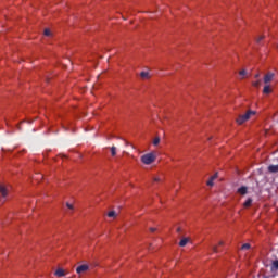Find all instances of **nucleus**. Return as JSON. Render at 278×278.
<instances>
[{
  "instance_id": "f257e3e1",
  "label": "nucleus",
  "mask_w": 278,
  "mask_h": 278,
  "mask_svg": "<svg viewBox=\"0 0 278 278\" xmlns=\"http://www.w3.org/2000/svg\"><path fill=\"white\" fill-rule=\"evenodd\" d=\"M155 160H157V155H155V152H150L141 156V162L142 164H146V166L153 164Z\"/></svg>"
},
{
  "instance_id": "f03ea898",
  "label": "nucleus",
  "mask_w": 278,
  "mask_h": 278,
  "mask_svg": "<svg viewBox=\"0 0 278 278\" xmlns=\"http://www.w3.org/2000/svg\"><path fill=\"white\" fill-rule=\"evenodd\" d=\"M251 116H255V111L249 110L245 114L239 115L237 118L238 125H243V123H247Z\"/></svg>"
},
{
  "instance_id": "7ed1b4c3",
  "label": "nucleus",
  "mask_w": 278,
  "mask_h": 278,
  "mask_svg": "<svg viewBox=\"0 0 278 278\" xmlns=\"http://www.w3.org/2000/svg\"><path fill=\"white\" fill-rule=\"evenodd\" d=\"M88 270H90V265L88 264H83L76 267V273L77 275H79V277H81V275H84L85 273H88Z\"/></svg>"
},
{
  "instance_id": "20e7f679",
  "label": "nucleus",
  "mask_w": 278,
  "mask_h": 278,
  "mask_svg": "<svg viewBox=\"0 0 278 278\" xmlns=\"http://www.w3.org/2000/svg\"><path fill=\"white\" fill-rule=\"evenodd\" d=\"M273 79H275V73L273 72H268L265 76H264V84L268 85L270 84V81H273Z\"/></svg>"
},
{
  "instance_id": "39448f33",
  "label": "nucleus",
  "mask_w": 278,
  "mask_h": 278,
  "mask_svg": "<svg viewBox=\"0 0 278 278\" xmlns=\"http://www.w3.org/2000/svg\"><path fill=\"white\" fill-rule=\"evenodd\" d=\"M54 275L55 277H65L66 273L64 271V269L59 268L55 270Z\"/></svg>"
},
{
  "instance_id": "423d86ee",
  "label": "nucleus",
  "mask_w": 278,
  "mask_h": 278,
  "mask_svg": "<svg viewBox=\"0 0 278 278\" xmlns=\"http://www.w3.org/2000/svg\"><path fill=\"white\" fill-rule=\"evenodd\" d=\"M0 194L4 198L8 197V189L3 185H0Z\"/></svg>"
},
{
  "instance_id": "0eeeda50",
  "label": "nucleus",
  "mask_w": 278,
  "mask_h": 278,
  "mask_svg": "<svg viewBox=\"0 0 278 278\" xmlns=\"http://www.w3.org/2000/svg\"><path fill=\"white\" fill-rule=\"evenodd\" d=\"M141 79H151V74L149 72H141L140 73Z\"/></svg>"
},
{
  "instance_id": "6e6552de",
  "label": "nucleus",
  "mask_w": 278,
  "mask_h": 278,
  "mask_svg": "<svg viewBox=\"0 0 278 278\" xmlns=\"http://www.w3.org/2000/svg\"><path fill=\"white\" fill-rule=\"evenodd\" d=\"M268 172L269 173H278V165H269Z\"/></svg>"
},
{
  "instance_id": "1a4fd4ad",
  "label": "nucleus",
  "mask_w": 278,
  "mask_h": 278,
  "mask_svg": "<svg viewBox=\"0 0 278 278\" xmlns=\"http://www.w3.org/2000/svg\"><path fill=\"white\" fill-rule=\"evenodd\" d=\"M270 92H273L270 85L265 86L263 89V94H270Z\"/></svg>"
},
{
  "instance_id": "9d476101",
  "label": "nucleus",
  "mask_w": 278,
  "mask_h": 278,
  "mask_svg": "<svg viewBox=\"0 0 278 278\" xmlns=\"http://www.w3.org/2000/svg\"><path fill=\"white\" fill-rule=\"evenodd\" d=\"M238 192H239V194H242L244 197V194H247V192H248V188L243 186L238 189Z\"/></svg>"
},
{
  "instance_id": "9b49d317",
  "label": "nucleus",
  "mask_w": 278,
  "mask_h": 278,
  "mask_svg": "<svg viewBox=\"0 0 278 278\" xmlns=\"http://www.w3.org/2000/svg\"><path fill=\"white\" fill-rule=\"evenodd\" d=\"M251 205H253V199L249 198V199L244 202L243 206H244V207H251Z\"/></svg>"
},
{
  "instance_id": "f8f14e48",
  "label": "nucleus",
  "mask_w": 278,
  "mask_h": 278,
  "mask_svg": "<svg viewBox=\"0 0 278 278\" xmlns=\"http://www.w3.org/2000/svg\"><path fill=\"white\" fill-rule=\"evenodd\" d=\"M188 242H190V239L184 238V239L180 240L179 247H186V244H188Z\"/></svg>"
},
{
  "instance_id": "ddd939ff",
  "label": "nucleus",
  "mask_w": 278,
  "mask_h": 278,
  "mask_svg": "<svg viewBox=\"0 0 278 278\" xmlns=\"http://www.w3.org/2000/svg\"><path fill=\"white\" fill-rule=\"evenodd\" d=\"M252 86H254V88H260L262 86V80L253 81Z\"/></svg>"
},
{
  "instance_id": "4468645a",
  "label": "nucleus",
  "mask_w": 278,
  "mask_h": 278,
  "mask_svg": "<svg viewBox=\"0 0 278 278\" xmlns=\"http://www.w3.org/2000/svg\"><path fill=\"white\" fill-rule=\"evenodd\" d=\"M111 155L112 157H116V146L111 147Z\"/></svg>"
},
{
  "instance_id": "2eb2a0df",
  "label": "nucleus",
  "mask_w": 278,
  "mask_h": 278,
  "mask_svg": "<svg viewBox=\"0 0 278 278\" xmlns=\"http://www.w3.org/2000/svg\"><path fill=\"white\" fill-rule=\"evenodd\" d=\"M109 218H116V211H110L108 213Z\"/></svg>"
},
{
  "instance_id": "dca6fc26",
  "label": "nucleus",
  "mask_w": 278,
  "mask_h": 278,
  "mask_svg": "<svg viewBox=\"0 0 278 278\" xmlns=\"http://www.w3.org/2000/svg\"><path fill=\"white\" fill-rule=\"evenodd\" d=\"M242 251H249V249H251V244L250 243H244L242 247H241Z\"/></svg>"
},
{
  "instance_id": "f3484780",
  "label": "nucleus",
  "mask_w": 278,
  "mask_h": 278,
  "mask_svg": "<svg viewBox=\"0 0 278 278\" xmlns=\"http://www.w3.org/2000/svg\"><path fill=\"white\" fill-rule=\"evenodd\" d=\"M153 144L154 147H157V144H160V137L154 138Z\"/></svg>"
},
{
  "instance_id": "a211bd4d",
  "label": "nucleus",
  "mask_w": 278,
  "mask_h": 278,
  "mask_svg": "<svg viewBox=\"0 0 278 278\" xmlns=\"http://www.w3.org/2000/svg\"><path fill=\"white\" fill-rule=\"evenodd\" d=\"M43 34H45V36L50 37L51 36V30L49 28H46Z\"/></svg>"
},
{
  "instance_id": "6ab92c4d",
  "label": "nucleus",
  "mask_w": 278,
  "mask_h": 278,
  "mask_svg": "<svg viewBox=\"0 0 278 278\" xmlns=\"http://www.w3.org/2000/svg\"><path fill=\"white\" fill-rule=\"evenodd\" d=\"M206 186H214V179L210 178V180H207Z\"/></svg>"
},
{
  "instance_id": "aec40b11",
  "label": "nucleus",
  "mask_w": 278,
  "mask_h": 278,
  "mask_svg": "<svg viewBox=\"0 0 278 278\" xmlns=\"http://www.w3.org/2000/svg\"><path fill=\"white\" fill-rule=\"evenodd\" d=\"M239 75H241V77H244V75H247V70H242L239 72Z\"/></svg>"
},
{
  "instance_id": "412c9836",
  "label": "nucleus",
  "mask_w": 278,
  "mask_h": 278,
  "mask_svg": "<svg viewBox=\"0 0 278 278\" xmlns=\"http://www.w3.org/2000/svg\"><path fill=\"white\" fill-rule=\"evenodd\" d=\"M212 251H213V253H218V247L214 245V247L212 248Z\"/></svg>"
},
{
  "instance_id": "4be33fe9",
  "label": "nucleus",
  "mask_w": 278,
  "mask_h": 278,
  "mask_svg": "<svg viewBox=\"0 0 278 278\" xmlns=\"http://www.w3.org/2000/svg\"><path fill=\"white\" fill-rule=\"evenodd\" d=\"M66 207H68V210H74V206H73V204H71V203H66Z\"/></svg>"
},
{
  "instance_id": "5701e85b",
  "label": "nucleus",
  "mask_w": 278,
  "mask_h": 278,
  "mask_svg": "<svg viewBox=\"0 0 278 278\" xmlns=\"http://www.w3.org/2000/svg\"><path fill=\"white\" fill-rule=\"evenodd\" d=\"M211 178H212L213 180H214V179H218V173H216L215 175H213Z\"/></svg>"
},
{
  "instance_id": "b1692460",
  "label": "nucleus",
  "mask_w": 278,
  "mask_h": 278,
  "mask_svg": "<svg viewBox=\"0 0 278 278\" xmlns=\"http://www.w3.org/2000/svg\"><path fill=\"white\" fill-rule=\"evenodd\" d=\"M150 231L153 233V232L157 231V228H150Z\"/></svg>"
},
{
  "instance_id": "393cba45",
  "label": "nucleus",
  "mask_w": 278,
  "mask_h": 278,
  "mask_svg": "<svg viewBox=\"0 0 278 278\" xmlns=\"http://www.w3.org/2000/svg\"><path fill=\"white\" fill-rule=\"evenodd\" d=\"M218 244H219V247H223L225 244V242L224 241H219Z\"/></svg>"
},
{
  "instance_id": "a878e982",
  "label": "nucleus",
  "mask_w": 278,
  "mask_h": 278,
  "mask_svg": "<svg viewBox=\"0 0 278 278\" xmlns=\"http://www.w3.org/2000/svg\"><path fill=\"white\" fill-rule=\"evenodd\" d=\"M255 79H260V74H255Z\"/></svg>"
},
{
  "instance_id": "bb28decb",
  "label": "nucleus",
  "mask_w": 278,
  "mask_h": 278,
  "mask_svg": "<svg viewBox=\"0 0 278 278\" xmlns=\"http://www.w3.org/2000/svg\"><path fill=\"white\" fill-rule=\"evenodd\" d=\"M154 181H160V177H155V178H154Z\"/></svg>"
},
{
  "instance_id": "cd10ccee",
  "label": "nucleus",
  "mask_w": 278,
  "mask_h": 278,
  "mask_svg": "<svg viewBox=\"0 0 278 278\" xmlns=\"http://www.w3.org/2000/svg\"><path fill=\"white\" fill-rule=\"evenodd\" d=\"M179 231H181V228H180V227L177 228V232H178V233H179Z\"/></svg>"
},
{
  "instance_id": "c85d7f7f",
  "label": "nucleus",
  "mask_w": 278,
  "mask_h": 278,
  "mask_svg": "<svg viewBox=\"0 0 278 278\" xmlns=\"http://www.w3.org/2000/svg\"><path fill=\"white\" fill-rule=\"evenodd\" d=\"M126 142V147L129 144V142L128 141H125Z\"/></svg>"
},
{
  "instance_id": "c756f323",
  "label": "nucleus",
  "mask_w": 278,
  "mask_h": 278,
  "mask_svg": "<svg viewBox=\"0 0 278 278\" xmlns=\"http://www.w3.org/2000/svg\"><path fill=\"white\" fill-rule=\"evenodd\" d=\"M263 38L261 37V38H258V42H260V40H262Z\"/></svg>"
},
{
  "instance_id": "7c9ffc66",
  "label": "nucleus",
  "mask_w": 278,
  "mask_h": 278,
  "mask_svg": "<svg viewBox=\"0 0 278 278\" xmlns=\"http://www.w3.org/2000/svg\"><path fill=\"white\" fill-rule=\"evenodd\" d=\"M46 81H49V78H46Z\"/></svg>"
}]
</instances>
